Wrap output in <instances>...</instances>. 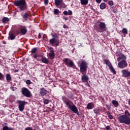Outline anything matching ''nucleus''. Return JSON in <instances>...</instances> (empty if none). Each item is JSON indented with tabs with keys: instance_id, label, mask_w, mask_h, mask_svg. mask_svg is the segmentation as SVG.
Wrapping results in <instances>:
<instances>
[{
	"instance_id": "nucleus-1",
	"label": "nucleus",
	"mask_w": 130,
	"mask_h": 130,
	"mask_svg": "<svg viewBox=\"0 0 130 130\" xmlns=\"http://www.w3.org/2000/svg\"><path fill=\"white\" fill-rule=\"evenodd\" d=\"M80 72L82 74L81 80L82 83H87L89 81V77L86 75L88 70V62L86 60H82L79 63Z\"/></svg>"
},
{
	"instance_id": "nucleus-2",
	"label": "nucleus",
	"mask_w": 130,
	"mask_h": 130,
	"mask_svg": "<svg viewBox=\"0 0 130 130\" xmlns=\"http://www.w3.org/2000/svg\"><path fill=\"white\" fill-rule=\"evenodd\" d=\"M62 99L64 103L68 106L69 109L71 110V111H73L74 113H75L77 115H80V112H79V110H78V108H77V106L74 104L73 102L70 101V100L66 96H63Z\"/></svg>"
},
{
	"instance_id": "nucleus-3",
	"label": "nucleus",
	"mask_w": 130,
	"mask_h": 130,
	"mask_svg": "<svg viewBox=\"0 0 130 130\" xmlns=\"http://www.w3.org/2000/svg\"><path fill=\"white\" fill-rule=\"evenodd\" d=\"M97 23H99V24L98 25H94V29L98 33H103V32H105L107 30L105 22H100V21L98 20Z\"/></svg>"
},
{
	"instance_id": "nucleus-4",
	"label": "nucleus",
	"mask_w": 130,
	"mask_h": 130,
	"mask_svg": "<svg viewBox=\"0 0 130 130\" xmlns=\"http://www.w3.org/2000/svg\"><path fill=\"white\" fill-rule=\"evenodd\" d=\"M15 7H18L20 11H26L28 8L26 0H16L14 3Z\"/></svg>"
},
{
	"instance_id": "nucleus-5",
	"label": "nucleus",
	"mask_w": 130,
	"mask_h": 130,
	"mask_svg": "<svg viewBox=\"0 0 130 130\" xmlns=\"http://www.w3.org/2000/svg\"><path fill=\"white\" fill-rule=\"evenodd\" d=\"M63 62L67 67L69 68H72V69H74L76 70H78L74 61L72 60L71 59L69 58H65L63 59Z\"/></svg>"
},
{
	"instance_id": "nucleus-6",
	"label": "nucleus",
	"mask_w": 130,
	"mask_h": 130,
	"mask_svg": "<svg viewBox=\"0 0 130 130\" xmlns=\"http://www.w3.org/2000/svg\"><path fill=\"white\" fill-rule=\"evenodd\" d=\"M118 120L120 123H124L127 125L130 124V117L126 116L120 115L118 117Z\"/></svg>"
},
{
	"instance_id": "nucleus-7",
	"label": "nucleus",
	"mask_w": 130,
	"mask_h": 130,
	"mask_svg": "<svg viewBox=\"0 0 130 130\" xmlns=\"http://www.w3.org/2000/svg\"><path fill=\"white\" fill-rule=\"evenodd\" d=\"M21 93L23 96H25L27 98L31 97V91L26 87H22L21 88Z\"/></svg>"
},
{
	"instance_id": "nucleus-8",
	"label": "nucleus",
	"mask_w": 130,
	"mask_h": 130,
	"mask_svg": "<svg viewBox=\"0 0 130 130\" xmlns=\"http://www.w3.org/2000/svg\"><path fill=\"white\" fill-rule=\"evenodd\" d=\"M17 103L18 104V109L19 111L22 112V111H24V109H25V105L26 104V102L24 101L18 100Z\"/></svg>"
},
{
	"instance_id": "nucleus-9",
	"label": "nucleus",
	"mask_w": 130,
	"mask_h": 130,
	"mask_svg": "<svg viewBox=\"0 0 130 130\" xmlns=\"http://www.w3.org/2000/svg\"><path fill=\"white\" fill-rule=\"evenodd\" d=\"M104 62L108 67H109V69L111 70V72H112L114 75H116V71H115V70L113 68V66H112V64L109 60L104 59Z\"/></svg>"
},
{
	"instance_id": "nucleus-10",
	"label": "nucleus",
	"mask_w": 130,
	"mask_h": 130,
	"mask_svg": "<svg viewBox=\"0 0 130 130\" xmlns=\"http://www.w3.org/2000/svg\"><path fill=\"white\" fill-rule=\"evenodd\" d=\"M118 67L119 69H125V68L127 67V62L125 60L119 61L118 63Z\"/></svg>"
},
{
	"instance_id": "nucleus-11",
	"label": "nucleus",
	"mask_w": 130,
	"mask_h": 130,
	"mask_svg": "<svg viewBox=\"0 0 130 130\" xmlns=\"http://www.w3.org/2000/svg\"><path fill=\"white\" fill-rule=\"evenodd\" d=\"M121 73L122 74V77H124V78L130 77V72L128 70L124 69L121 71Z\"/></svg>"
},
{
	"instance_id": "nucleus-12",
	"label": "nucleus",
	"mask_w": 130,
	"mask_h": 130,
	"mask_svg": "<svg viewBox=\"0 0 130 130\" xmlns=\"http://www.w3.org/2000/svg\"><path fill=\"white\" fill-rule=\"evenodd\" d=\"M55 5L57 8H59V6L61 8H63L64 6V4H62V0H55Z\"/></svg>"
},
{
	"instance_id": "nucleus-13",
	"label": "nucleus",
	"mask_w": 130,
	"mask_h": 130,
	"mask_svg": "<svg viewBox=\"0 0 130 130\" xmlns=\"http://www.w3.org/2000/svg\"><path fill=\"white\" fill-rule=\"evenodd\" d=\"M50 44L51 45H54L55 44V46H58L59 45V42L57 41L55 39L52 38L49 41Z\"/></svg>"
},
{
	"instance_id": "nucleus-14",
	"label": "nucleus",
	"mask_w": 130,
	"mask_h": 130,
	"mask_svg": "<svg viewBox=\"0 0 130 130\" xmlns=\"http://www.w3.org/2000/svg\"><path fill=\"white\" fill-rule=\"evenodd\" d=\"M47 92L48 91L44 87H42L40 89L39 93L41 96H45L47 94Z\"/></svg>"
},
{
	"instance_id": "nucleus-15",
	"label": "nucleus",
	"mask_w": 130,
	"mask_h": 130,
	"mask_svg": "<svg viewBox=\"0 0 130 130\" xmlns=\"http://www.w3.org/2000/svg\"><path fill=\"white\" fill-rule=\"evenodd\" d=\"M50 49H51V50L50 51V53L48 54V55L51 59H54V57H55V54H54V51L53 50V48H50Z\"/></svg>"
},
{
	"instance_id": "nucleus-16",
	"label": "nucleus",
	"mask_w": 130,
	"mask_h": 130,
	"mask_svg": "<svg viewBox=\"0 0 130 130\" xmlns=\"http://www.w3.org/2000/svg\"><path fill=\"white\" fill-rule=\"evenodd\" d=\"M21 16L24 20L23 22H25V21H28V19H29V14H28V13H24L23 14H21Z\"/></svg>"
},
{
	"instance_id": "nucleus-17",
	"label": "nucleus",
	"mask_w": 130,
	"mask_h": 130,
	"mask_svg": "<svg viewBox=\"0 0 130 130\" xmlns=\"http://www.w3.org/2000/svg\"><path fill=\"white\" fill-rule=\"evenodd\" d=\"M20 32L22 35H25L27 33V28L25 26H22L20 29Z\"/></svg>"
},
{
	"instance_id": "nucleus-18",
	"label": "nucleus",
	"mask_w": 130,
	"mask_h": 130,
	"mask_svg": "<svg viewBox=\"0 0 130 130\" xmlns=\"http://www.w3.org/2000/svg\"><path fill=\"white\" fill-rule=\"evenodd\" d=\"M125 60L126 59V56L124 54H122L120 56L117 58V61H120V60Z\"/></svg>"
},
{
	"instance_id": "nucleus-19",
	"label": "nucleus",
	"mask_w": 130,
	"mask_h": 130,
	"mask_svg": "<svg viewBox=\"0 0 130 130\" xmlns=\"http://www.w3.org/2000/svg\"><path fill=\"white\" fill-rule=\"evenodd\" d=\"M94 107V103L91 102L87 104L86 108L87 109L91 110V109H93Z\"/></svg>"
},
{
	"instance_id": "nucleus-20",
	"label": "nucleus",
	"mask_w": 130,
	"mask_h": 130,
	"mask_svg": "<svg viewBox=\"0 0 130 130\" xmlns=\"http://www.w3.org/2000/svg\"><path fill=\"white\" fill-rule=\"evenodd\" d=\"M41 61L43 62V63H45L46 64H48L49 63V60L45 57H42L41 59Z\"/></svg>"
},
{
	"instance_id": "nucleus-21",
	"label": "nucleus",
	"mask_w": 130,
	"mask_h": 130,
	"mask_svg": "<svg viewBox=\"0 0 130 130\" xmlns=\"http://www.w3.org/2000/svg\"><path fill=\"white\" fill-rule=\"evenodd\" d=\"M88 3V0H80V3L82 5V6H87Z\"/></svg>"
},
{
	"instance_id": "nucleus-22",
	"label": "nucleus",
	"mask_w": 130,
	"mask_h": 130,
	"mask_svg": "<svg viewBox=\"0 0 130 130\" xmlns=\"http://www.w3.org/2000/svg\"><path fill=\"white\" fill-rule=\"evenodd\" d=\"M101 10H105L106 9V4L105 3H102L100 5Z\"/></svg>"
},
{
	"instance_id": "nucleus-23",
	"label": "nucleus",
	"mask_w": 130,
	"mask_h": 130,
	"mask_svg": "<svg viewBox=\"0 0 130 130\" xmlns=\"http://www.w3.org/2000/svg\"><path fill=\"white\" fill-rule=\"evenodd\" d=\"M6 80L8 83L12 81V76H11L10 74H6Z\"/></svg>"
},
{
	"instance_id": "nucleus-24",
	"label": "nucleus",
	"mask_w": 130,
	"mask_h": 130,
	"mask_svg": "<svg viewBox=\"0 0 130 130\" xmlns=\"http://www.w3.org/2000/svg\"><path fill=\"white\" fill-rule=\"evenodd\" d=\"M67 96L70 99H75V96H74V94H73V93H72V92H68Z\"/></svg>"
},
{
	"instance_id": "nucleus-25",
	"label": "nucleus",
	"mask_w": 130,
	"mask_h": 130,
	"mask_svg": "<svg viewBox=\"0 0 130 130\" xmlns=\"http://www.w3.org/2000/svg\"><path fill=\"white\" fill-rule=\"evenodd\" d=\"M112 103L115 106V107H118V105H119L118 102L116 101V100L112 101Z\"/></svg>"
},
{
	"instance_id": "nucleus-26",
	"label": "nucleus",
	"mask_w": 130,
	"mask_h": 130,
	"mask_svg": "<svg viewBox=\"0 0 130 130\" xmlns=\"http://www.w3.org/2000/svg\"><path fill=\"white\" fill-rule=\"evenodd\" d=\"M10 21V19L8 17H4L2 19V22L4 23H7Z\"/></svg>"
},
{
	"instance_id": "nucleus-27",
	"label": "nucleus",
	"mask_w": 130,
	"mask_h": 130,
	"mask_svg": "<svg viewBox=\"0 0 130 130\" xmlns=\"http://www.w3.org/2000/svg\"><path fill=\"white\" fill-rule=\"evenodd\" d=\"M106 113H107L109 119H113V116H112L111 114H110V111H107Z\"/></svg>"
},
{
	"instance_id": "nucleus-28",
	"label": "nucleus",
	"mask_w": 130,
	"mask_h": 130,
	"mask_svg": "<svg viewBox=\"0 0 130 130\" xmlns=\"http://www.w3.org/2000/svg\"><path fill=\"white\" fill-rule=\"evenodd\" d=\"M3 130H14V128L12 127H9L8 126H4L3 127Z\"/></svg>"
},
{
	"instance_id": "nucleus-29",
	"label": "nucleus",
	"mask_w": 130,
	"mask_h": 130,
	"mask_svg": "<svg viewBox=\"0 0 130 130\" xmlns=\"http://www.w3.org/2000/svg\"><path fill=\"white\" fill-rule=\"evenodd\" d=\"M124 116H126L127 117H130L129 112L127 110L125 111L124 115H122Z\"/></svg>"
},
{
	"instance_id": "nucleus-30",
	"label": "nucleus",
	"mask_w": 130,
	"mask_h": 130,
	"mask_svg": "<svg viewBox=\"0 0 130 130\" xmlns=\"http://www.w3.org/2000/svg\"><path fill=\"white\" fill-rule=\"evenodd\" d=\"M120 32H122V33H123V34H125L126 35L127 34V29H126V28H123L121 31H120Z\"/></svg>"
},
{
	"instance_id": "nucleus-31",
	"label": "nucleus",
	"mask_w": 130,
	"mask_h": 130,
	"mask_svg": "<svg viewBox=\"0 0 130 130\" xmlns=\"http://www.w3.org/2000/svg\"><path fill=\"white\" fill-rule=\"evenodd\" d=\"M37 52V48H34L31 49V54H34V53H36Z\"/></svg>"
},
{
	"instance_id": "nucleus-32",
	"label": "nucleus",
	"mask_w": 130,
	"mask_h": 130,
	"mask_svg": "<svg viewBox=\"0 0 130 130\" xmlns=\"http://www.w3.org/2000/svg\"><path fill=\"white\" fill-rule=\"evenodd\" d=\"M54 14L56 15H59V10L57 9H55L54 10Z\"/></svg>"
},
{
	"instance_id": "nucleus-33",
	"label": "nucleus",
	"mask_w": 130,
	"mask_h": 130,
	"mask_svg": "<svg viewBox=\"0 0 130 130\" xmlns=\"http://www.w3.org/2000/svg\"><path fill=\"white\" fill-rule=\"evenodd\" d=\"M9 37H10L11 40H14V39H15L16 38V37L13 34L9 35Z\"/></svg>"
},
{
	"instance_id": "nucleus-34",
	"label": "nucleus",
	"mask_w": 130,
	"mask_h": 130,
	"mask_svg": "<svg viewBox=\"0 0 130 130\" xmlns=\"http://www.w3.org/2000/svg\"><path fill=\"white\" fill-rule=\"evenodd\" d=\"M5 78L4 74H2V73L0 72V80L3 81Z\"/></svg>"
},
{
	"instance_id": "nucleus-35",
	"label": "nucleus",
	"mask_w": 130,
	"mask_h": 130,
	"mask_svg": "<svg viewBox=\"0 0 130 130\" xmlns=\"http://www.w3.org/2000/svg\"><path fill=\"white\" fill-rule=\"evenodd\" d=\"M93 112L95 114H99V110L94 109H93Z\"/></svg>"
},
{
	"instance_id": "nucleus-36",
	"label": "nucleus",
	"mask_w": 130,
	"mask_h": 130,
	"mask_svg": "<svg viewBox=\"0 0 130 130\" xmlns=\"http://www.w3.org/2000/svg\"><path fill=\"white\" fill-rule=\"evenodd\" d=\"M43 102L44 104H48L49 103V100L47 99H45Z\"/></svg>"
},
{
	"instance_id": "nucleus-37",
	"label": "nucleus",
	"mask_w": 130,
	"mask_h": 130,
	"mask_svg": "<svg viewBox=\"0 0 130 130\" xmlns=\"http://www.w3.org/2000/svg\"><path fill=\"white\" fill-rule=\"evenodd\" d=\"M122 54V53L120 52V51H118L116 52V56H119V57Z\"/></svg>"
},
{
	"instance_id": "nucleus-38",
	"label": "nucleus",
	"mask_w": 130,
	"mask_h": 130,
	"mask_svg": "<svg viewBox=\"0 0 130 130\" xmlns=\"http://www.w3.org/2000/svg\"><path fill=\"white\" fill-rule=\"evenodd\" d=\"M52 37L53 38H54V39H55L56 38H57L58 37V35L56 34H54L52 35Z\"/></svg>"
},
{
	"instance_id": "nucleus-39",
	"label": "nucleus",
	"mask_w": 130,
	"mask_h": 130,
	"mask_svg": "<svg viewBox=\"0 0 130 130\" xmlns=\"http://www.w3.org/2000/svg\"><path fill=\"white\" fill-rule=\"evenodd\" d=\"M31 83L32 82H31V81L30 80H27L26 81V84H27V85H31Z\"/></svg>"
},
{
	"instance_id": "nucleus-40",
	"label": "nucleus",
	"mask_w": 130,
	"mask_h": 130,
	"mask_svg": "<svg viewBox=\"0 0 130 130\" xmlns=\"http://www.w3.org/2000/svg\"><path fill=\"white\" fill-rule=\"evenodd\" d=\"M49 3V1L48 0H44V4L46 6H47Z\"/></svg>"
},
{
	"instance_id": "nucleus-41",
	"label": "nucleus",
	"mask_w": 130,
	"mask_h": 130,
	"mask_svg": "<svg viewBox=\"0 0 130 130\" xmlns=\"http://www.w3.org/2000/svg\"><path fill=\"white\" fill-rule=\"evenodd\" d=\"M108 5L109 6H113V1H109L108 2Z\"/></svg>"
},
{
	"instance_id": "nucleus-42",
	"label": "nucleus",
	"mask_w": 130,
	"mask_h": 130,
	"mask_svg": "<svg viewBox=\"0 0 130 130\" xmlns=\"http://www.w3.org/2000/svg\"><path fill=\"white\" fill-rule=\"evenodd\" d=\"M106 107L108 110H110V109H111V107H110V106L109 105H106Z\"/></svg>"
},
{
	"instance_id": "nucleus-43",
	"label": "nucleus",
	"mask_w": 130,
	"mask_h": 130,
	"mask_svg": "<svg viewBox=\"0 0 130 130\" xmlns=\"http://www.w3.org/2000/svg\"><path fill=\"white\" fill-rule=\"evenodd\" d=\"M24 130H33V128L31 127H27Z\"/></svg>"
},
{
	"instance_id": "nucleus-44",
	"label": "nucleus",
	"mask_w": 130,
	"mask_h": 130,
	"mask_svg": "<svg viewBox=\"0 0 130 130\" xmlns=\"http://www.w3.org/2000/svg\"><path fill=\"white\" fill-rule=\"evenodd\" d=\"M68 15H69V16H72V15H73V12L71 10H69Z\"/></svg>"
},
{
	"instance_id": "nucleus-45",
	"label": "nucleus",
	"mask_w": 130,
	"mask_h": 130,
	"mask_svg": "<svg viewBox=\"0 0 130 130\" xmlns=\"http://www.w3.org/2000/svg\"><path fill=\"white\" fill-rule=\"evenodd\" d=\"M63 15H65L66 16H68V15H69V13H68V11H64L63 12Z\"/></svg>"
},
{
	"instance_id": "nucleus-46",
	"label": "nucleus",
	"mask_w": 130,
	"mask_h": 130,
	"mask_svg": "<svg viewBox=\"0 0 130 130\" xmlns=\"http://www.w3.org/2000/svg\"><path fill=\"white\" fill-rule=\"evenodd\" d=\"M99 98H100V99L102 100L103 102H105V99H104V98H103V96H100Z\"/></svg>"
},
{
	"instance_id": "nucleus-47",
	"label": "nucleus",
	"mask_w": 130,
	"mask_h": 130,
	"mask_svg": "<svg viewBox=\"0 0 130 130\" xmlns=\"http://www.w3.org/2000/svg\"><path fill=\"white\" fill-rule=\"evenodd\" d=\"M32 56L33 57H34V58H35L36 59H37V57H38L37 54H34L32 55Z\"/></svg>"
},
{
	"instance_id": "nucleus-48",
	"label": "nucleus",
	"mask_w": 130,
	"mask_h": 130,
	"mask_svg": "<svg viewBox=\"0 0 130 130\" xmlns=\"http://www.w3.org/2000/svg\"><path fill=\"white\" fill-rule=\"evenodd\" d=\"M106 129H107V130H109V129H110V126H109V125L106 126Z\"/></svg>"
},
{
	"instance_id": "nucleus-49",
	"label": "nucleus",
	"mask_w": 130,
	"mask_h": 130,
	"mask_svg": "<svg viewBox=\"0 0 130 130\" xmlns=\"http://www.w3.org/2000/svg\"><path fill=\"white\" fill-rule=\"evenodd\" d=\"M113 13H114V14H116V13H117V9H113Z\"/></svg>"
},
{
	"instance_id": "nucleus-50",
	"label": "nucleus",
	"mask_w": 130,
	"mask_h": 130,
	"mask_svg": "<svg viewBox=\"0 0 130 130\" xmlns=\"http://www.w3.org/2000/svg\"><path fill=\"white\" fill-rule=\"evenodd\" d=\"M11 90H12V91H15V87L14 86H12L10 87Z\"/></svg>"
},
{
	"instance_id": "nucleus-51",
	"label": "nucleus",
	"mask_w": 130,
	"mask_h": 130,
	"mask_svg": "<svg viewBox=\"0 0 130 130\" xmlns=\"http://www.w3.org/2000/svg\"><path fill=\"white\" fill-rule=\"evenodd\" d=\"M95 1L98 4H100V3H101V2L102 1V0H95Z\"/></svg>"
},
{
	"instance_id": "nucleus-52",
	"label": "nucleus",
	"mask_w": 130,
	"mask_h": 130,
	"mask_svg": "<svg viewBox=\"0 0 130 130\" xmlns=\"http://www.w3.org/2000/svg\"><path fill=\"white\" fill-rule=\"evenodd\" d=\"M63 28H64V29H68V26L66 25V24H64L63 25Z\"/></svg>"
},
{
	"instance_id": "nucleus-53",
	"label": "nucleus",
	"mask_w": 130,
	"mask_h": 130,
	"mask_svg": "<svg viewBox=\"0 0 130 130\" xmlns=\"http://www.w3.org/2000/svg\"><path fill=\"white\" fill-rule=\"evenodd\" d=\"M63 19L65 20V21H68V20H69V18L68 17H63Z\"/></svg>"
},
{
	"instance_id": "nucleus-54",
	"label": "nucleus",
	"mask_w": 130,
	"mask_h": 130,
	"mask_svg": "<svg viewBox=\"0 0 130 130\" xmlns=\"http://www.w3.org/2000/svg\"><path fill=\"white\" fill-rule=\"evenodd\" d=\"M38 38L39 39H40V38H41V35H40V34H39Z\"/></svg>"
},
{
	"instance_id": "nucleus-55",
	"label": "nucleus",
	"mask_w": 130,
	"mask_h": 130,
	"mask_svg": "<svg viewBox=\"0 0 130 130\" xmlns=\"http://www.w3.org/2000/svg\"><path fill=\"white\" fill-rule=\"evenodd\" d=\"M2 42L3 44H7V42L6 41H3Z\"/></svg>"
},
{
	"instance_id": "nucleus-56",
	"label": "nucleus",
	"mask_w": 130,
	"mask_h": 130,
	"mask_svg": "<svg viewBox=\"0 0 130 130\" xmlns=\"http://www.w3.org/2000/svg\"><path fill=\"white\" fill-rule=\"evenodd\" d=\"M18 72H19V70H15L14 72V73H18Z\"/></svg>"
},
{
	"instance_id": "nucleus-57",
	"label": "nucleus",
	"mask_w": 130,
	"mask_h": 130,
	"mask_svg": "<svg viewBox=\"0 0 130 130\" xmlns=\"http://www.w3.org/2000/svg\"><path fill=\"white\" fill-rule=\"evenodd\" d=\"M36 59L38 61H41V59H38V58H37Z\"/></svg>"
},
{
	"instance_id": "nucleus-58",
	"label": "nucleus",
	"mask_w": 130,
	"mask_h": 130,
	"mask_svg": "<svg viewBox=\"0 0 130 130\" xmlns=\"http://www.w3.org/2000/svg\"><path fill=\"white\" fill-rule=\"evenodd\" d=\"M128 105L130 106V98L128 100Z\"/></svg>"
},
{
	"instance_id": "nucleus-59",
	"label": "nucleus",
	"mask_w": 130,
	"mask_h": 130,
	"mask_svg": "<svg viewBox=\"0 0 130 130\" xmlns=\"http://www.w3.org/2000/svg\"><path fill=\"white\" fill-rule=\"evenodd\" d=\"M103 2H108V0H103Z\"/></svg>"
},
{
	"instance_id": "nucleus-60",
	"label": "nucleus",
	"mask_w": 130,
	"mask_h": 130,
	"mask_svg": "<svg viewBox=\"0 0 130 130\" xmlns=\"http://www.w3.org/2000/svg\"><path fill=\"white\" fill-rule=\"evenodd\" d=\"M17 35H19V34H20V32H17Z\"/></svg>"
},
{
	"instance_id": "nucleus-61",
	"label": "nucleus",
	"mask_w": 130,
	"mask_h": 130,
	"mask_svg": "<svg viewBox=\"0 0 130 130\" xmlns=\"http://www.w3.org/2000/svg\"><path fill=\"white\" fill-rule=\"evenodd\" d=\"M110 9L111 10H113V7H111Z\"/></svg>"
},
{
	"instance_id": "nucleus-62",
	"label": "nucleus",
	"mask_w": 130,
	"mask_h": 130,
	"mask_svg": "<svg viewBox=\"0 0 130 130\" xmlns=\"http://www.w3.org/2000/svg\"><path fill=\"white\" fill-rule=\"evenodd\" d=\"M104 110H106V109L105 108H104Z\"/></svg>"
},
{
	"instance_id": "nucleus-63",
	"label": "nucleus",
	"mask_w": 130,
	"mask_h": 130,
	"mask_svg": "<svg viewBox=\"0 0 130 130\" xmlns=\"http://www.w3.org/2000/svg\"><path fill=\"white\" fill-rule=\"evenodd\" d=\"M80 46H82V44H80Z\"/></svg>"
},
{
	"instance_id": "nucleus-64",
	"label": "nucleus",
	"mask_w": 130,
	"mask_h": 130,
	"mask_svg": "<svg viewBox=\"0 0 130 130\" xmlns=\"http://www.w3.org/2000/svg\"><path fill=\"white\" fill-rule=\"evenodd\" d=\"M88 86H90V85H89V84H88Z\"/></svg>"
}]
</instances>
